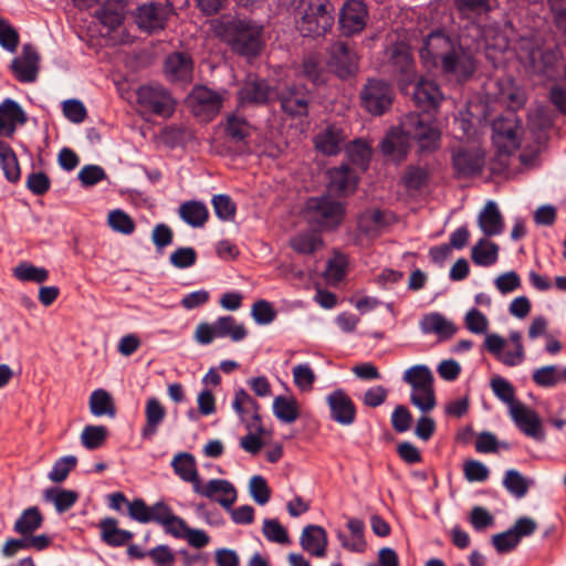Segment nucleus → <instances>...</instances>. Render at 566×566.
<instances>
[{"mask_svg": "<svg viewBox=\"0 0 566 566\" xmlns=\"http://www.w3.org/2000/svg\"><path fill=\"white\" fill-rule=\"evenodd\" d=\"M402 380L411 387V390L424 389L434 384L433 374L426 365H415L406 369Z\"/></svg>", "mask_w": 566, "mask_h": 566, "instance_id": "obj_43", "label": "nucleus"}, {"mask_svg": "<svg viewBox=\"0 0 566 566\" xmlns=\"http://www.w3.org/2000/svg\"><path fill=\"white\" fill-rule=\"evenodd\" d=\"M419 327L423 334H436L440 339H449L458 332L455 324L438 312L423 315Z\"/></svg>", "mask_w": 566, "mask_h": 566, "instance_id": "obj_29", "label": "nucleus"}, {"mask_svg": "<svg viewBox=\"0 0 566 566\" xmlns=\"http://www.w3.org/2000/svg\"><path fill=\"white\" fill-rule=\"evenodd\" d=\"M559 52H532L531 69L533 73L543 75L546 80H555L565 70Z\"/></svg>", "mask_w": 566, "mask_h": 566, "instance_id": "obj_24", "label": "nucleus"}, {"mask_svg": "<svg viewBox=\"0 0 566 566\" xmlns=\"http://www.w3.org/2000/svg\"><path fill=\"white\" fill-rule=\"evenodd\" d=\"M490 386L495 397L507 405L509 412L514 405L522 403L521 401L515 400V389L505 378L496 376L491 379Z\"/></svg>", "mask_w": 566, "mask_h": 566, "instance_id": "obj_52", "label": "nucleus"}, {"mask_svg": "<svg viewBox=\"0 0 566 566\" xmlns=\"http://www.w3.org/2000/svg\"><path fill=\"white\" fill-rule=\"evenodd\" d=\"M262 532L269 542L277 544H287L290 542L287 531L275 518H265Z\"/></svg>", "mask_w": 566, "mask_h": 566, "instance_id": "obj_60", "label": "nucleus"}, {"mask_svg": "<svg viewBox=\"0 0 566 566\" xmlns=\"http://www.w3.org/2000/svg\"><path fill=\"white\" fill-rule=\"evenodd\" d=\"M44 499L49 502H52L59 513H63L70 510L76 503L78 495L75 491L72 490L53 488L45 491Z\"/></svg>", "mask_w": 566, "mask_h": 566, "instance_id": "obj_49", "label": "nucleus"}, {"mask_svg": "<svg viewBox=\"0 0 566 566\" xmlns=\"http://www.w3.org/2000/svg\"><path fill=\"white\" fill-rule=\"evenodd\" d=\"M465 328L476 335H484L489 331V318L478 308H470L464 316Z\"/></svg>", "mask_w": 566, "mask_h": 566, "instance_id": "obj_57", "label": "nucleus"}, {"mask_svg": "<svg viewBox=\"0 0 566 566\" xmlns=\"http://www.w3.org/2000/svg\"><path fill=\"white\" fill-rule=\"evenodd\" d=\"M412 96L415 104L424 113L436 111L443 101V95L438 84L423 77L416 82Z\"/></svg>", "mask_w": 566, "mask_h": 566, "instance_id": "obj_23", "label": "nucleus"}, {"mask_svg": "<svg viewBox=\"0 0 566 566\" xmlns=\"http://www.w3.org/2000/svg\"><path fill=\"white\" fill-rule=\"evenodd\" d=\"M166 415V408L158 398H148L145 405V424L140 431L142 438L150 440L158 432Z\"/></svg>", "mask_w": 566, "mask_h": 566, "instance_id": "obj_30", "label": "nucleus"}, {"mask_svg": "<svg viewBox=\"0 0 566 566\" xmlns=\"http://www.w3.org/2000/svg\"><path fill=\"white\" fill-rule=\"evenodd\" d=\"M169 11L167 6L160 3L143 4L137 8L135 21L139 29L151 33L165 28Z\"/></svg>", "mask_w": 566, "mask_h": 566, "instance_id": "obj_20", "label": "nucleus"}, {"mask_svg": "<svg viewBox=\"0 0 566 566\" xmlns=\"http://www.w3.org/2000/svg\"><path fill=\"white\" fill-rule=\"evenodd\" d=\"M279 99L285 114L291 117H306L312 96L304 85H291L281 90Z\"/></svg>", "mask_w": 566, "mask_h": 566, "instance_id": "obj_14", "label": "nucleus"}, {"mask_svg": "<svg viewBox=\"0 0 566 566\" xmlns=\"http://www.w3.org/2000/svg\"><path fill=\"white\" fill-rule=\"evenodd\" d=\"M40 54L31 44H24L21 54L14 57L9 66L13 76L21 83H33L40 70Z\"/></svg>", "mask_w": 566, "mask_h": 566, "instance_id": "obj_13", "label": "nucleus"}, {"mask_svg": "<svg viewBox=\"0 0 566 566\" xmlns=\"http://www.w3.org/2000/svg\"><path fill=\"white\" fill-rule=\"evenodd\" d=\"M223 97L206 86H196L188 96V104L196 117L209 122L220 112Z\"/></svg>", "mask_w": 566, "mask_h": 566, "instance_id": "obj_10", "label": "nucleus"}, {"mask_svg": "<svg viewBox=\"0 0 566 566\" xmlns=\"http://www.w3.org/2000/svg\"><path fill=\"white\" fill-rule=\"evenodd\" d=\"M216 328L218 337H229L232 342H241L248 335L245 326L230 315L219 317L216 321Z\"/></svg>", "mask_w": 566, "mask_h": 566, "instance_id": "obj_45", "label": "nucleus"}, {"mask_svg": "<svg viewBox=\"0 0 566 566\" xmlns=\"http://www.w3.org/2000/svg\"><path fill=\"white\" fill-rule=\"evenodd\" d=\"M251 316L256 324L268 325L275 319L276 312L269 301L259 300L251 307Z\"/></svg>", "mask_w": 566, "mask_h": 566, "instance_id": "obj_61", "label": "nucleus"}, {"mask_svg": "<svg viewBox=\"0 0 566 566\" xmlns=\"http://www.w3.org/2000/svg\"><path fill=\"white\" fill-rule=\"evenodd\" d=\"M346 154L353 165L361 170L367 169L371 158V148L366 142L360 139L352 142L346 147Z\"/></svg>", "mask_w": 566, "mask_h": 566, "instance_id": "obj_50", "label": "nucleus"}, {"mask_svg": "<svg viewBox=\"0 0 566 566\" xmlns=\"http://www.w3.org/2000/svg\"><path fill=\"white\" fill-rule=\"evenodd\" d=\"M0 166L8 181L18 182L21 177L18 158L11 146L0 140Z\"/></svg>", "mask_w": 566, "mask_h": 566, "instance_id": "obj_44", "label": "nucleus"}, {"mask_svg": "<svg viewBox=\"0 0 566 566\" xmlns=\"http://www.w3.org/2000/svg\"><path fill=\"white\" fill-rule=\"evenodd\" d=\"M331 418L342 424L350 426L356 419V406L352 398L343 390L336 389L326 396Z\"/></svg>", "mask_w": 566, "mask_h": 566, "instance_id": "obj_17", "label": "nucleus"}, {"mask_svg": "<svg viewBox=\"0 0 566 566\" xmlns=\"http://www.w3.org/2000/svg\"><path fill=\"white\" fill-rule=\"evenodd\" d=\"M410 401L423 413L431 411L437 405L434 386L411 390Z\"/></svg>", "mask_w": 566, "mask_h": 566, "instance_id": "obj_56", "label": "nucleus"}, {"mask_svg": "<svg viewBox=\"0 0 566 566\" xmlns=\"http://www.w3.org/2000/svg\"><path fill=\"white\" fill-rule=\"evenodd\" d=\"M249 491L252 499L259 504L264 505L271 497V490L266 480L261 475H253L249 482Z\"/></svg>", "mask_w": 566, "mask_h": 566, "instance_id": "obj_64", "label": "nucleus"}, {"mask_svg": "<svg viewBox=\"0 0 566 566\" xmlns=\"http://www.w3.org/2000/svg\"><path fill=\"white\" fill-rule=\"evenodd\" d=\"M170 464L175 474L184 482L191 483L196 493V486L201 484L196 458L189 452H179L175 454Z\"/></svg>", "mask_w": 566, "mask_h": 566, "instance_id": "obj_32", "label": "nucleus"}, {"mask_svg": "<svg viewBox=\"0 0 566 566\" xmlns=\"http://www.w3.org/2000/svg\"><path fill=\"white\" fill-rule=\"evenodd\" d=\"M346 526L347 532L338 530L336 533L342 547L352 553H364L367 547L364 535V522L359 518L350 517Z\"/></svg>", "mask_w": 566, "mask_h": 566, "instance_id": "obj_25", "label": "nucleus"}, {"mask_svg": "<svg viewBox=\"0 0 566 566\" xmlns=\"http://www.w3.org/2000/svg\"><path fill=\"white\" fill-rule=\"evenodd\" d=\"M367 7L361 0L347 1L339 15L342 31L346 35L360 32L366 25Z\"/></svg>", "mask_w": 566, "mask_h": 566, "instance_id": "obj_21", "label": "nucleus"}, {"mask_svg": "<svg viewBox=\"0 0 566 566\" xmlns=\"http://www.w3.org/2000/svg\"><path fill=\"white\" fill-rule=\"evenodd\" d=\"M90 410L95 417L108 416L114 418L116 408L113 398L105 389H96L90 396Z\"/></svg>", "mask_w": 566, "mask_h": 566, "instance_id": "obj_42", "label": "nucleus"}, {"mask_svg": "<svg viewBox=\"0 0 566 566\" xmlns=\"http://www.w3.org/2000/svg\"><path fill=\"white\" fill-rule=\"evenodd\" d=\"M516 428L526 437L543 442L545 440V431L543 422L535 410L527 407L523 402L514 405L509 412Z\"/></svg>", "mask_w": 566, "mask_h": 566, "instance_id": "obj_12", "label": "nucleus"}, {"mask_svg": "<svg viewBox=\"0 0 566 566\" xmlns=\"http://www.w3.org/2000/svg\"><path fill=\"white\" fill-rule=\"evenodd\" d=\"M25 122L27 115L15 101L7 98L0 104V135L11 137L17 124L23 125Z\"/></svg>", "mask_w": 566, "mask_h": 566, "instance_id": "obj_28", "label": "nucleus"}, {"mask_svg": "<svg viewBox=\"0 0 566 566\" xmlns=\"http://www.w3.org/2000/svg\"><path fill=\"white\" fill-rule=\"evenodd\" d=\"M484 348L497 360L509 367L521 365L525 359V350L518 347L513 350L505 349L506 340L499 334H488L484 338Z\"/></svg>", "mask_w": 566, "mask_h": 566, "instance_id": "obj_22", "label": "nucleus"}, {"mask_svg": "<svg viewBox=\"0 0 566 566\" xmlns=\"http://www.w3.org/2000/svg\"><path fill=\"white\" fill-rule=\"evenodd\" d=\"M216 30L232 51L240 55L255 56L262 49V27L255 23L222 18L218 21Z\"/></svg>", "mask_w": 566, "mask_h": 566, "instance_id": "obj_3", "label": "nucleus"}, {"mask_svg": "<svg viewBox=\"0 0 566 566\" xmlns=\"http://www.w3.org/2000/svg\"><path fill=\"white\" fill-rule=\"evenodd\" d=\"M270 97V86L264 80L249 77L239 91V99L244 104H262Z\"/></svg>", "mask_w": 566, "mask_h": 566, "instance_id": "obj_36", "label": "nucleus"}, {"mask_svg": "<svg viewBox=\"0 0 566 566\" xmlns=\"http://www.w3.org/2000/svg\"><path fill=\"white\" fill-rule=\"evenodd\" d=\"M344 214V205L331 196L312 197L304 208L307 222L318 229H335L343 221Z\"/></svg>", "mask_w": 566, "mask_h": 566, "instance_id": "obj_6", "label": "nucleus"}, {"mask_svg": "<svg viewBox=\"0 0 566 566\" xmlns=\"http://www.w3.org/2000/svg\"><path fill=\"white\" fill-rule=\"evenodd\" d=\"M328 65L338 77L345 78L357 71V56L347 43L336 42L329 49Z\"/></svg>", "mask_w": 566, "mask_h": 566, "instance_id": "obj_16", "label": "nucleus"}, {"mask_svg": "<svg viewBox=\"0 0 566 566\" xmlns=\"http://www.w3.org/2000/svg\"><path fill=\"white\" fill-rule=\"evenodd\" d=\"M532 378L533 381L541 387H555L560 382H566V366H543L533 371Z\"/></svg>", "mask_w": 566, "mask_h": 566, "instance_id": "obj_40", "label": "nucleus"}, {"mask_svg": "<svg viewBox=\"0 0 566 566\" xmlns=\"http://www.w3.org/2000/svg\"><path fill=\"white\" fill-rule=\"evenodd\" d=\"M384 226L385 214L378 209L364 212L358 220L359 229L368 235L377 234Z\"/></svg>", "mask_w": 566, "mask_h": 566, "instance_id": "obj_53", "label": "nucleus"}, {"mask_svg": "<svg viewBox=\"0 0 566 566\" xmlns=\"http://www.w3.org/2000/svg\"><path fill=\"white\" fill-rule=\"evenodd\" d=\"M361 107L374 116L388 112L394 102V88L381 80H369L360 91Z\"/></svg>", "mask_w": 566, "mask_h": 566, "instance_id": "obj_7", "label": "nucleus"}, {"mask_svg": "<svg viewBox=\"0 0 566 566\" xmlns=\"http://www.w3.org/2000/svg\"><path fill=\"white\" fill-rule=\"evenodd\" d=\"M43 516L36 506L25 509L14 523L15 533L27 536L33 534L41 527Z\"/></svg>", "mask_w": 566, "mask_h": 566, "instance_id": "obj_41", "label": "nucleus"}, {"mask_svg": "<svg viewBox=\"0 0 566 566\" xmlns=\"http://www.w3.org/2000/svg\"><path fill=\"white\" fill-rule=\"evenodd\" d=\"M503 485L507 492L517 499L525 496L530 486L527 480L514 469L505 472Z\"/></svg>", "mask_w": 566, "mask_h": 566, "instance_id": "obj_54", "label": "nucleus"}, {"mask_svg": "<svg viewBox=\"0 0 566 566\" xmlns=\"http://www.w3.org/2000/svg\"><path fill=\"white\" fill-rule=\"evenodd\" d=\"M180 218L193 228L202 227L208 219L207 207L199 201L184 202L179 208Z\"/></svg>", "mask_w": 566, "mask_h": 566, "instance_id": "obj_46", "label": "nucleus"}, {"mask_svg": "<svg viewBox=\"0 0 566 566\" xmlns=\"http://www.w3.org/2000/svg\"><path fill=\"white\" fill-rule=\"evenodd\" d=\"M273 413L282 422L292 423L300 417L295 398L277 396L273 400Z\"/></svg>", "mask_w": 566, "mask_h": 566, "instance_id": "obj_48", "label": "nucleus"}, {"mask_svg": "<svg viewBox=\"0 0 566 566\" xmlns=\"http://www.w3.org/2000/svg\"><path fill=\"white\" fill-rule=\"evenodd\" d=\"M492 140L502 154H512L521 145L523 127L515 114L500 117L492 125Z\"/></svg>", "mask_w": 566, "mask_h": 566, "instance_id": "obj_8", "label": "nucleus"}, {"mask_svg": "<svg viewBox=\"0 0 566 566\" xmlns=\"http://www.w3.org/2000/svg\"><path fill=\"white\" fill-rule=\"evenodd\" d=\"M13 275L21 282L43 283L49 279V271L29 262H21L13 269Z\"/></svg>", "mask_w": 566, "mask_h": 566, "instance_id": "obj_51", "label": "nucleus"}, {"mask_svg": "<svg viewBox=\"0 0 566 566\" xmlns=\"http://www.w3.org/2000/svg\"><path fill=\"white\" fill-rule=\"evenodd\" d=\"M345 139L346 135L344 130L333 124L317 133L313 142L317 151L327 156H334L342 150Z\"/></svg>", "mask_w": 566, "mask_h": 566, "instance_id": "obj_26", "label": "nucleus"}, {"mask_svg": "<svg viewBox=\"0 0 566 566\" xmlns=\"http://www.w3.org/2000/svg\"><path fill=\"white\" fill-rule=\"evenodd\" d=\"M335 8L329 0H297L295 24L303 36H323L334 25Z\"/></svg>", "mask_w": 566, "mask_h": 566, "instance_id": "obj_4", "label": "nucleus"}, {"mask_svg": "<svg viewBox=\"0 0 566 566\" xmlns=\"http://www.w3.org/2000/svg\"><path fill=\"white\" fill-rule=\"evenodd\" d=\"M391 63L395 71L401 75V90H407V86L411 84L416 77L415 62L408 49L396 46L392 50Z\"/></svg>", "mask_w": 566, "mask_h": 566, "instance_id": "obj_34", "label": "nucleus"}, {"mask_svg": "<svg viewBox=\"0 0 566 566\" xmlns=\"http://www.w3.org/2000/svg\"><path fill=\"white\" fill-rule=\"evenodd\" d=\"M300 544L313 556L324 557L327 548V533L322 526L307 525L302 531Z\"/></svg>", "mask_w": 566, "mask_h": 566, "instance_id": "obj_31", "label": "nucleus"}, {"mask_svg": "<svg viewBox=\"0 0 566 566\" xmlns=\"http://www.w3.org/2000/svg\"><path fill=\"white\" fill-rule=\"evenodd\" d=\"M164 74L171 83L188 84L193 78V61L187 53L169 54L164 64Z\"/></svg>", "mask_w": 566, "mask_h": 566, "instance_id": "obj_18", "label": "nucleus"}, {"mask_svg": "<svg viewBox=\"0 0 566 566\" xmlns=\"http://www.w3.org/2000/svg\"><path fill=\"white\" fill-rule=\"evenodd\" d=\"M402 132L413 140L419 151L431 153L439 148L441 132L428 114L409 113L401 118Z\"/></svg>", "mask_w": 566, "mask_h": 566, "instance_id": "obj_5", "label": "nucleus"}, {"mask_svg": "<svg viewBox=\"0 0 566 566\" xmlns=\"http://www.w3.org/2000/svg\"><path fill=\"white\" fill-rule=\"evenodd\" d=\"M295 386L301 391H311L316 380V376L310 364H298L292 369Z\"/></svg>", "mask_w": 566, "mask_h": 566, "instance_id": "obj_59", "label": "nucleus"}, {"mask_svg": "<svg viewBox=\"0 0 566 566\" xmlns=\"http://www.w3.org/2000/svg\"><path fill=\"white\" fill-rule=\"evenodd\" d=\"M329 190L339 193L353 192L358 184V177L347 165L328 170Z\"/></svg>", "mask_w": 566, "mask_h": 566, "instance_id": "obj_35", "label": "nucleus"}, {"mask_svg": "<svg viewBox=\"0 0 566 566\" xmlns=\"http://www.w3.org/2000/svg\"><path fill=\"white\" fill-rule=\"evenodd\" d=\"M478 223L486 237L499 235L504 231L503 216L494 201L486 202L478 217Z\"/></svg>", "mask_w": 566, "mask_h": 566, "instance_id": "obj_33", "label": "nucleus"}, {"mask_svg": "<svg viewBox=\"0 0 566 566\" xmlns=\"http://www.w3.org/2000/svg\"><path fill=\"white\" fill-rule=\"evenodd\" d=\"M290 245L300 254H312L323 247V240L317 233L305 231L292 237Z\"/></svg>", "mask_w": 566, "mask_h": 566, "instance_id": "obj_47", "label": "nucleus"}, {"mask_svg": "<svg viewBox=\"0 0 566 566\" xmlns=\"http://www.w3.org/2000/svg\"><path fill=\"white\" fill-rule=\"evenodd\" d=\"M125 3L122 0L106 1L95 13L97 20L109 31L122 25L125 13Z\"/></svg>", "mask_w": 566, "mask_h": 566, "instance_id": "obj_37", "label": "nucleus"}, {"mask_svg": "<svg viewBox=\"0 0 566 566\" xmlns=\"http://www.w3.org/2000/svg\"><path fill=\"white\" fill-rule=\"evenodd\" d=\"M232 408L244 423L248 431L265 433L260 416V405L243 388L234 391Z\"/></svg>", "mask_w": 566, "mask_h": 566, "instance_id": "obj_11", "label": "nucleus"}, {"mask_svg": "<svg viewBox=\"0 0 566 566\" xmlns=\"http://www.w3.org/2000/svg\"><path fill=\"white\" fill-rule=\"evenodd\" d=\"M98 527L101 530L102 539L109 546H122L133 538V533L118 528V523L113 517L103 518Z\"/></svg>", "mask_w": 566, "mask_h": 566, "instance_id": "obj_38", "label": "nucleus"}, {"mask_svg": "<svg viewBox=\"0 0 566 566\" xmlns=\"http://www.w3.org/2000/svg\"><path fill=\"white\" fill-rule=\"evenodd\" d=\"M380 147L384 155L389 156L397 161H400L406 157L410 147V138L402 132L401 123L398 127H392L388 130Z\"/></svg>", "mask_w": 566, "mask_h": 566, "instance_id": "obj_27", "label": "nucleus"}, {"mask_svg": "<svg viewBox=\"0 0 566 566\" xmlns=\"http://www.w3.org/2000/svg\"><path fill=\"white\" fill-rule=\"evenodd\" d=\"M499 245L485 238L480 239L471 250L472 261L479 266H491L499 259Z\"/></svg>", "mask_w": 566, "mask_h": 566, "instance_id": "obj_39", "label": "nucleus"}, {"mask_svg": "<svg viewBox=\"0 0 566 566\" xmlns=\"http://www.w3.org/2000/svg\"><path fill=\"white\" fill-rule=\"evenodd\" d=\"M461 24L471 29L469 36L473 41H484L488 46L504 50L507 46L506 38L496 27L488 25L484 21L491 11L490 0H454Z\"/></svg>", "mask_w": 566, "mask_h": 566, "instance_id": "obj_2", "label": "nucleus"}, {"mask_svg": "<svg viewBox=\"0 0 566 566\" xmlns=\"http://www.w3.org/2000/svg\"><path fill=\"white\" fill-rule=\"evenodd\" d=\"M484 163V153L476 146L459 148L452 155L453 168L458 176L462 177L479 175Z\"/></svg>", "mask_w": 566, "mask_h": 566, "instance_id": "obj_19", "label": "nucleus"}, {"mask_svg": "<svg viewBox=\"0 0 566 566\" xmlns=\"http://www.w3.org/2000/svg\"><path fill=\"white\" fill-rule=\"evenodd\" d=\"M138 103L154 114L168 118L176 109V101L170 92L158 84L143 85L137 91Z\"/></svg>", "mask_w": 566, "mask_h": 566, "instance_id": "obj_9", "label": "nucleus"}, {"mask_svg": "<svg viewBox=\"0 0 566 566\" xmlns=\"http://www.w3.org/2000/svg\"><path fill=\"white\" fill-rule=\"evenodd\" d=\"M107 223L115 232L129 235L135 231V222L128 213L120 209L112 210L107 217Z\"/></svg>", "mask_w": 566, "mask_h": 566, "instance_id": "obj_55", "label": "nucleus"}, {"mask_svg": "<svg viewBox=\"0 0 566 566\" xmlns=\"http://www.w3.org/2000/svg\"><path fill=\"white\" fill-rule=\"evenodd\" d=\"M249 123L240 116L231 115L227 119L226 132L235 142H242L250 135Z\"/></svg>", "mask_w": 566, "mask_h": 566, "instance_id": "obj_63", "label": "nucleus"}, {"mask_svg": "<svg viewBox=\"0 0 566 566\" xmlns=\"http://www.w3.org/2000/svg\"><path fill=\"white\" fill-rule=\"evenodd\" d=\"M419 56L429 70L440 71L458 82L468 81L475 72L476 62L472 51L442 29L429 32L419 49Z\"/></svg>", "mask_w": 566, "mask_h": 566, "instance_id": "obj_1", "label": "nucleus"}, {"mask_svg": "<svg viewBox=\"0 0 566 566\" xmlns=\"http://www.w3.org/2000/svg\"><path fill=\"white\" fill-rule=\"evenodd\" d=\"M196 493L211 501L218 502L222 507L230 510L237 501V491L231 482L222 479H212L196 486Z\"/></svg>", "mask_w": 566, "mask_h": 566, "instance_id": "obj_15", "label": "nucleus"}, {"mask_svg": "<svg viewBox=\"0 0 566 566\" xmlns=\"http://www.w3.org/2000/svg\"><path fill=\"white\" fill-rule=\"evenodd\" d=\"M428 170L419 166H409L402 177L405 186L410 190H419L428 181Z\"/></svg>", "mask_w": 566, "mask_h": 566, "instance_id": "obj_62", "label": "nucleus"}, {"mask_svg": "<svg viewBox=\"0 0 566 566\" xmlns=\"http://www.w3.org/2000/svg\"><path fill=\"white\" fill-rule=\"evenodd\" d=\"M107 437V429L104 426H86L81 434L82 444L94 450L99 448Z\"/></svg>", "mask_w": 566, "mask_h": 566, "instance_id": "obj_58", "label": "nucleus"}]
</instances>
